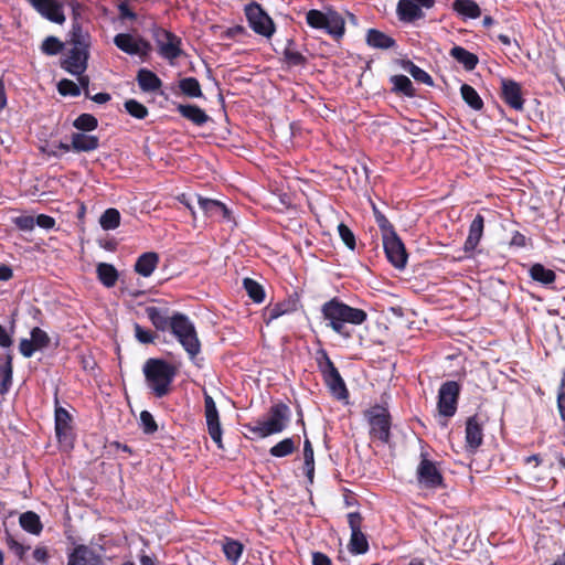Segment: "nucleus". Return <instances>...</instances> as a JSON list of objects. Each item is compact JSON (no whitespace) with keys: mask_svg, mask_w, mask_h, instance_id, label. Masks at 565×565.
Returning <instances> with one entry per match:
<instances>
[{"mask_svg":"<svg viewBox=\"0 0 565 565\" xmlns=\"http://www.w3.org/2000/svg\"><path fill=\"white\" fill-rule=\"evenodd\" d=\"M146 313L156 330L164 332L170 330L172 324V313L168 307H147Z\"/></svg>","mask_w":565,"mask_h":565,"instance_id":"nucleus-22","label":"nucleus"},{"mask_svg":"<svg viewBox=\"0 0 565 565\" xmlns=\"http://www.w3.org/2000/svg\"><path fill=\"white\" fill-rule=\"evenodd\" d=\"M338 233L344 245L349 249L354 250L356 247V239L354 233L350 230V227L344 223H340L338 225Z\"/></svg>","mask_w":565,"mask_h":565,"instance_id":"nucleus-53","label":"nucleus"},{"mask_svg":"<svg viewBox=\"0 0 565 565\" xmlns=\"http://www.w3.org/2000/svg\"><path fill=\"white\" fill-rule=\"evenodd\" d=\"M243 551L244 545L237 540L227 537L223 544V553L226 559L233 565L238 563Z\"/></svg>","mask_w":565,"mask_h":565,"instance_id":"nucleus-40","label":"nucleus"},{"mask_svg":"<svg viewBox=\"0 0 565 565\" xmlns=\"http://www.w3.org/2000/svg\"><path fill=\"white\" fill-rule=\"evenodd\" d=\"M349 551L354 555L365 554L369 551V542L363 532L351 533Z\"/></svg>","mask_w":565,"mask_h":565,"instance_id":"nucleus-45","label":"nucleus"},{"mask_svg":"<svg viewBox=\"0 0 565 565\" xmlns=\"http://www.w3.org/2000/svg\"><path fill=\"white\" fill-rule=\"evenodd\" d=\"M139 88L145 93H154L162 86V81L152 71L148 68H140L136 76Z\"/></svg>","mask_w":565,"mask_h":565,"instance_id":"nucleus-24","label":"nucleus"},{"mask_svg":"<svg viewBox=\"0 0 565 565\" xmlns=\"http://www.w3.org/2000/svg\"><path fill=\"white\" fill-rule=\"evenodd\" d=\"M139 426L146 435H153L158 430L157 422L149 411H142L140 413Z\"/></svg>","mask_w":565,"mask_h":565,"instance_id":"nucleus-51","label":"nucleus"},{"mask_svg":"<svg viewBox=\"0 0 565 565\" xmlns=\"http://www.w3.org/2000/svg\"><path fill=\"white\" fill-rule=\"evenodd\" d=\"M317 364L318 370L322 375L326 386L329 388L332 395L338 399H344L349 396V391L342 379L339 370L330 359L327 350L320 349L317 351Z\"/></svg>","mask_w":565,"mask_h":565,"instance_id":"nucleus-5","label":"nucleus"},{"mask_svg":"<svg viewBox=\"0 0 565 565\" xmlns=\"http://www.w3.org/2000/svg\"><path fill=\"white\" fill-rule=\"evenodd\" d=\"M102 557L86 545H77L68 555L67 565H102Z\"/></svg>","mask_w":565,"mask_h":565,"instance_id":"nucleus-21","label":"nucleus"},{"mask_svg":"<svg viewBox=\"0 0 565 565\" xmlns=\"http://www.w3.org/2000/svg\"><path fill=\"white\" fill-rule=\"evenodd\" d=\"M15 226L21 231H32L35 225V218L30 215H22L14 218Z\"/></svg>","mask_w":565,"mask_h":565,"instance_id":"nucleus-59","label":"nucleus"},{"mask_svg":"<svg viewBox=\"0 0 565 565\" xmlns=\"http://www.w3.org/2000/svg\"><path fill=\"white\" fill-rule=\"evenodd\" d=\"M363 518L359 512H351L348 514V523L351 529V533L362 532Z\"/></svg>","mask_w":565,"mask_h":565,"instance_id":"nucleus-60","label":"nucleus"},{"mask_svg":"<svg viewBox=\"0 0 565 565\" xmlns=\"http://www.w3.org/2000/svg\"><path fill=\"white\" fill-rule=\"evenodd\" d=\"M484 217L481 214H477L469 226V233L463 244V250L471 253L476 249L480 239L483 235Z\"/></svg>","mask_w":565,"mask_h":565,"instance_id":"nucleus-23","label":"nucleus"},{"mask_svg":"<svg viewBox=\"0 0 565 565\" xmlns=\"http://www.w3.org/2000/svg\"><path fill=\"white\" fill-rule=\"evenodd\" d=\"M180 92L189 98H202L201 84L195 77H184L178 83Z\"/></svg>","mask_w":565,"mask_h":565,"instance_id":"nucleus-36","label":"nucleus"},{"mask_svg":"<svg viewBox=\"0 0 565 565\" xmlns=\"http://www.w3.org/2000/svg\"><path fill=\"white\" fill-rule=\"evenodd\" d=\"M557 406L561 418L565 422V370L563 371L561 384L558 387Z\"/></svg>","mask_w":565,"mask_h":565,"instance_id":"nucleus-58","label":"nucleus"},{"mask_svg":"<svg viewBox=\"0 0 565 565\" xmlns=\"http://www.w3.org/2000/svg\"><path fill=\"white\" fill-rule=\"evenodd\" d=\"M204 415L206 420L207 433L211 439L216 444L218 449H224L222 441V426L216 404L211 395L204 394Z\"/></svg>","mask_w":565,"mask_h":565,"instance_id":"nucleus-12","label":"nucleus"},{"mask_svg":"<svg viewBox=\"0 0 565 565\" xmlns=\"http://www.w3.org/2000/svg\"><path fill=\"white\" fill-rule=\"evenodd\" d=\"M390 82L393 84L391 92L396 95H402L408 98H413L416 96V89L412 83V81L403 74L393 75L390 78Z\"/></svg>","mask_w":565,"mask_h":565,"instance_id":"nucleus-30","label":"nucleus"},{"mask_svg":"<svg viewBox=\"0 0 565 565\" xmlns=\"http://www.w3.org/2000/svg\"><path fill=\"white\" fill-rule=\"evenodd\" d=\"M530 277L543 285L553 284L556 279V274L554 270L546 268L542 264H534L530 268Z\"/></svg>","mask_w":565,"mask_h":565,"instance_id":"nucleus-38","label":"nucleus"},{"mask_svg":"<svg viewBox=\"0 0 565 565\" xmlns=\"http://www.w3.org/2000/svg\"><path fill=\"white\" fill-rule=\"evenodd\" d=\"M151 35L158 46L159 54L167 60H175L183 54L182 40L177 34L161 26L153 25Z\"/></svg>","mask_w":565,"mask_h":565,"instance_id":"nucleus-6","label":"nucleus"},{"mask_svg":"<svg viewBox=\"0 0 565 565\" xmlns=\"http://www.w3.org/2000/svg\"><path fill=\"white\" fill-rule=\"evenodd\" d=\"M383 247L387 260L396 269H404L407 264L408 254L405 245L397 234L385 237L383 239Z\"/></svg>","mask_w":565,"mask_h":565,"instance_id":"nucleus-14","label":"nucleus"},{"mask_svg":"<svg viewBox=\"0 0 565 565\" xmlns=\"http://www.w3.org/2000/svg\"><path fill=\"white\" fill-rule=\"evenodd\" d=\"M460 390L461 387L456 381H447L440 385L437 402L440 415L451 417L456 414Z\"/></svg>","mask_w":565,"mask_h":565,"instance_id":"nucleus-10","label":"nucleus"},{"mask_svg":"<svg viewBox=\"0 0 565 565\" xmlns=\"http://www.w3.org/2000/svg\"><path fill=\"white\" fill-rule=\"evenodd\" d=\"M98 280L107 288H111L118 280V271L114 265L108 263H99L96 267Z\"/></svg>","mask_w":565,"mask_h":565,"instance_id":"nucleus-34","label":"nucleus"},{"mask_svg":"<svg viewBox=\"0 0 565 565\" xmlns=\"http://www.w3.org/2000/svg\"><path fill=\"white\" fill-rule=\"evenodd\" d=\"M243 287L245 291L247 292L248 297L255 302V303H262L265 300V289L264 287L253 278H244L243 280Z\"/></svg>","mask_w":565,"mask_h":565,"instance_id":"nucleus-41","label":"nucleus"},{"mask_svg":"<svg viewBox=\"0 0 565 565\" xmlns=\"http://www.w3.org/2000/svg\"><path fill=\"white\" fill-rule=\"evenodd\" d=\"M73 126L83 132L93 131L98 127V120L94 115L84 113L73 121Z\"/></svg>","mask_w":565,"mask_h":565,"instance_id":"nucleus-46","label":"nucleus"},{"mask_svg":"<svg viewBox=\"0 0 565 565\" xmlns=\"http://www.w3.org/2000/svg\"><path fill=\"white\" fill-rule=\"evenodd\" d=\"M120 218L119 211L115 207H109L100 215L99 224L105 231L116 230L120 225Z\"/></svg>","mask_w":565,"mask_h":565,"instance_id":"nucleus-43","label":"nucleus"},{"mask_svg":"<svg viewBox=\"0 0 565 565\" xmlns=\"http://www.w3.org/2000/svg\"><path fill=\"white\" fill-rule=\"evenodd\" d=\"M19 350L24 358H31L38 348L32 339H22L19 344Z\"/></svg>","mask_w":565,"mask_h":565,"instance_id":"nucleus-61","label":"nucleus"},{"mask_svg":"<svg viewBox=\"0 0 565 565\" xmlns=\"http://www.w3.org/2000/svg\"><path fill=\"white\" fill-rule=\"evenodd\" d=\"M159 263V255L154 252L141 254L135 263V271L143 277H149Z\"/></svg>","mask_w":565,"mask_h":565,"instance_id":"nucleus-28","label":"nucleus"},{"mask_svg":"<svg viewBox=\"0 0 565 565\" xmlns=\"http://www.w3.org/2000/svg\"><path fill=\"white\" fill-rule=\"evenodd\" d=\"M327 17L328 13H323L320 10L312 9L307 12L306 21L309 26L320 30L324 29V26L327 25Z\"/></svg>","mask_w":565,"mask_h":565,"instance_id":"nucleus-50","label":"nucleus"},{"mask_svg":"<svg viewBox=\"0 0 565 565\" xmlns=\"http://www.w3.org/2000/svg\"><path fill=\"white\" fill-rule=\"evenodd\" d=\"M30 4L45 19L62 24L65 21L63 4L58 0H28Z\"/></svg>","mask_w":565,"mask_h":565,"instance_id":"nucleus-18","label":"nucleus"},{"mask_svg":"<svg viewBox=\"0 0 565 565\" xmlns=\"http://www.w3.org/2000/svg\"><path fill=\"white\" fill-rule=\"evenodd\" d=\"M35 224L41 228L51 230L55 226V218L46 214H40L35 217Z\"/></svg>","mask_w":565,"mask_h":565,"instance_id":"nucleus-62","label":"nucleus"},{"mask_svg":"<svg viewBox=\"0 0 565 565\" xmlns=\"http://www.w3.org/2000/svg\"><path fill=\"white\" fill-rule=\"evenodd\" d=\"M321 315L327 321V327L344 339L352 337L345 324L361 326L369 317L365 310L351 307L338 297L321 306Z\"/></svg>","mask_w":565,"mask_h":565,"instance_id":"nucleus-1","label":"nucleus"},{"mask_svg":"<svg viewBox=\"0 0 565 565\" xmlns=\"http://www.w3.org/2000/svg\"><path fill=\"white\" fill-rule=\"evenodd\" d=\"M198 203L200 207L203 210L205 215L213 217L221 215L224 220H230L231 212L226 207L224 203L217 200L203 198L201 195L198 196Z\"/></svg>","mask_w":565,"mask_h":565,"instance_id":"nucleus-27","label":"nucleus"},{"mask_svg":"<svg viewBox=\"0 0 565 565\" xmlns=\"http://www.w3.org/2000/svg\"><path fill=\"white\" fill-rule=\"evenodd\" d=\"M71 34V42L74 46L85 47L86 50L88 49V35L83 32L79 24L73 25Z\"/></svg>","mask_w":565,"mask_h":565,"instance_id":"nucleus-56","label":"nucleus"},{"mask_svg":"<svg viewBox=\"0 0 565 565\" xmlns=\"http://www.w3.org/2000/svg\"><path fill=\"white\" fill-rule=\"evenodd\" d=\"M373 210L376 224L381 230L382 239L394 234H397L393 224L387 220V217L384 214H382L375 206L373 207Z\"/></svg>","mask_w":565,"mask_h":565,"instance_id":"nucleus-49","label":"nucleus"},{"mask_svg":"<svg viewBox=\"0 0 565 565\" xmlns=\"http://www.w3.org/2000/svg\"><path fill=\"white\" fill-rule=\"evenodd\" d=\"M365 415L370 424V435L373 438L387 444L391 439V415L386 407L375 405L371 407Z\"/></svg>","mask_w":565,"mask_h":565,"instance_id":"nucleus-8","label":"nucleus"},{"mask_svg":"<svg viewBox=\"0 0 565 565\" xmlns=\"http://www.w3.org/2000/svg\"><path fill=\"white\" fill-rule=\"evenodd\" d=\"M142 372L147 386L157 398L171 393L172 383L178 374L175 365L163 359L149 358L142 366Z\"/></svg>","mask_w":565,"mask_h":565,"instance_id":"nucleus-2","label":"nucleus"},{"mask_svg":"<svg viewBox=\"0 0 565 565\" xmlns=\"http://www.w3.org/2000/svg\"><path fill=\"white\" fill-rule=\"evenodd\" d=\"M71 139L74 152H89L99 148V138L97 136L73 132Z\"/></svg>","mask_w":565,"mask_h":565,"instance_id":"nucleus-25","label":"nucleus"},{"mask_svg":"<svg viewBox=\"0 0 565 565\" xmlns=\"http://www.w3.org/2000/svg\"><path fill=\"white\" fill-rule=\"evenodd\" d=\"M57 90L62 96H79V86L71 79L63 78L57 84Z\"/></svg>","mask_w":565,"mask_h":565,"instance_id":"nucleus-54","label":"nucleus"},{"mask_svg":"<svg viewBox=\"0 0 565 565\" xmlns=\"http://www.w3.org/2000/svg\"><path fill=\"white\" fill-rule=\"evenodd\" d=\"M135 337L143 344L153 343L156 335L151 330L143 329L140 324H135Z\"/></svg>","mask_w":565,"mask_h":565,"instance_id":"nucleus-57","label":"nucleus"},{"mask_svg":"<svg viewBox=\"0 0 565 565\" xmlns=\"http://www.w3.org/2000/svg\"><path fill=\"white\" fill-rule=\"evenodd\" d=\"M126 111L136 119H145L149 110L148 108L136 99H127L124 104Z\"/></svg>","mask_w":565,"mask_h":565,"instance_id":"nucleus-48","label":"nucleus"},{"mask_svg":"<svg viewBox=\"0 0 565 565\" xmlns=\"http://www.w3.org/2000/svg\"><path fill=\"white\" fill-rule=\"evenodd\" d=\"M88 50L73 46L61 61V67L72 75H81L87 68Z\"/></svg>","mask_w":565,"mask_h":565,"instance_id":"nucleus-17","label":"nucleus"},{"mask_svg":"<svg viewBox=\"0 0 565 565\" xmlns=\"http://www.w3.org/2000/svg\"><path fill=\"white\" fill-rule=\"evenodd\" d=\"M118 11H119V18L121 20H136L137 19V14L130 9V7L125 3V2H121L119 6H118Z\"/></svg>","mask_w":565,"mask_h":565,"instance_id":"nucleus-64","label":"nucleus"},{"mask_svg":"<svg viewBox=\"0 0 565 565\" xmlns=\"http://www.w3.org/2000/svg\"><path fill=\"white\" fill-rule=\"evenodd\" d=\"M501 99L512 109L522 111L525 99L523 98L521 85L511 78H501Z\"/></svg>","mask_w":565,"mask_h":565,"instance_id":"nucleus-16","label":"nucleus"},{"mask_svg":"<svg viewBox=\"0 0 565 565\" xmlns=\"http://www.w3.org/2000/svg\"><path fill=\"white\" fill-rule=\"evenodd\" d=\"M323 30H326L328 34L334 36L335 39L342 38L345 32L344 19L340 13L335 11L328 12L327 25Z\"/></svg>","mask_w":565,"mask_h":565,"instance_id":"nucleus-35","label":"nucleus"},{"mask_svg":"<svg viewBox=\"0 0 565 565\" xmlns=\"http://www.w3.org/2000/svg\"><path fill=\"white\" fill-rule=\"evenodd\" d=\"M449 54L452 58L460 63L466 71H473L479 63V57L475 53H471L459 45H455L450 50Z\"/></svg>","mask_w":565,"mask_h":565,"instance_id":"nucleus-31","label":"nucleus"},{"mask_svg":"<svg viewBox=\"0 0 565 565\" xmlns=\"http://www.w3.org/2000/svg\"><path fill=\"white\" fill-rule=\"evenodd\" d=\"M460 94L465 103L473 110L480 111L484 104L478 92L469 84H462Z\"/></svg>","mask_w":565,"mask_h":565,"instance_id":"nucleus-37","label":"nucleus"},{"mask_svg":"<svg viewBox=\"0 0 565 565\" xmlns=\"http://www.w3.org/2000/svg\"><path fill=\"white\" fill-rule=\"evenodd\" d=\"M114 44L129 55H138L146 58L151 52V44L143 38L135 39L129 33H118L114 38Z\"/></svg>","mask_w":565,"mask_h":565,"instance_id":"nucleus-13","label":"nucleus"},{"mask_svg":"<svg viewBox=\"0 0 565 565\" xmlns=\"http://www.w3.org/2000/svg\"><path fill=\"white\" fill-rule=\"evenodd\" d=\"M300 298L298 294L289 295L286 299L266 307L264 318L265 322L269 324L273 320L278 319L284 315H289L298 310Z\"/></svg>","mask_w":565,"mask_h":565,"instance_id":"nucleus-19","label":"nucleus"},{"mask_svg":"<svg viewBox=\"0 0 565 565\" xmlns=\"http://www.w3.org/2000/svg\"><path fill=\"white\" fill-rule=\"evenodd\" d=\"M483 443V423L478 415L466 420V448L476 451Z\"/></svg>","mask_w":565,"mask_h":565,"instance_id":"nucleus-20","label":"nucleus"},{"mask_svg":"<svg viewBox=\"0 0 565 565\" xmlns=\"http://www.w3.org/2000/svg\"><path fill=\"white\" fill-rule=\"evenodd\" d=\"M63 47V42H61L57 38L52 35L47 36L41 45L42 52L46 55H56L60 52H62Z\"/></svg>","mask_w":565,"mask_h":565,"instance_id":"nucleus-52","label":"nucleus"},{"mask_svg":"<svg viewBox=\"0 0 565 565\" xmlns=\"http://www.w3.org/2000/svg\"><path fill=\"white\" fill-rule=\"evenodd\" d=\"M366 43L369 46L380 50L393 49L396 41L377 29H369L366 32Z\"/></svg>","mask_w":565,"mask_h":565,"instance_id":"nucleus-29","label":"nucleus"},{"mask_svg":"<svg viewBox=\"0 0 565 565\" xmlns=\"http://www.w3.org/2000/svg\"><path fill=\"white\" fill-rule=\"evenodd\" d=\"M245 15L249 28L257 34L271 38L275 33V23L260 4L253 2L245 7Z\"/></svg>","mask_w":565,"mask_h":565,"instance_id":"nucleus-9","label":"nucleus"},{"mask_svg":"<svg viewBox=\"0 0 565 565\" xmlns=\"http://www.w3.org/2000/svg\"><path fill=\"white\" fill-rule=\"evenodd\" d=\"M403 68L408 72L412 77L419 83L426 84L428 86L434 85L433 77L423 68L414 64L412 61L407 60L403 62Z\"/></svg>","mask_w":565,"mask_h":565,"instance_id":"nucleus-42","label":"nucleus"},{"mask_svg":"<svg viewBox=\"0 0 565 565\" xmlns=\"http://www.w3.org/2000/svg\"><path fill=\"white\" fill-rule=\"evenodd\" d=\"M177 111L185 119L196 126H203L209 120V115L199 106L192 104H179Z\"/></svg>","mask_w":565,"mask_h":565,"instance_id":"nucleus-26","label":"nucleus"},{"mask_svg":"<svg viewBox=\"0 0 565 565\" xmlns=\"http://www.w3.org/2000/svg\"><path fill=\"white\" fill-rule=\"evenodd\" d=\"M294 41H288V45L284 50V58L288 66H305L307 63V57L302 55L299 51L294 49Z\"/></svg>","mask_w":565,"mask_h":565,"instance_id":"nucleus-44","label":"nucleus"},{"mask_svg":"<svg viewBox=\"0 0 565 565\" xmlns=\"http://www.w3.org/2000/svg\"><path fill=\"white\" fill-rule=\"evenodd\" d=\"M417 482L425 489L445 488L444 477L436 462L428 458V452L422 447L420 461L416 469Z\"/></svg>","mask_w":565,"mask_h":565,"instance_id":"nucleus-7","label":"nucleus"},{"mask_svg":"<svg viewBox=\"0 0 565 565\" xmlns=\"http://www.w3.org/2000/svg\"><path fill=\"white\" fill-rule=\"evenodd\" d=\"M20 526L33 535H40L43 524L40 516L33 511L23 512L19 518Z\"/></svg>","mask_w":565,"mask_h":565,"instance_id":"nucleus-33","label":"nucleus"},{"mask_svg":"<svg viewBox=\"0 0 565 565\" xmlns=\"http://www.w3.org/2000/svg\"><path fill=\"white\" fill-rule=\"evenodd\" d=\"M54 425L57 441L65 446H72L74 441L73 416L58 405L57 395L55 396Z\"/></svg>","mask_w":565,"mask_h":565,"instance_id":"nucleus-11","label":"nucleus"},{"mask_svg":"<svg viewBox=\"0 0 565 565\" xmlns=\"http://www.w3.org/2000/svg\"><path fill=\"white\" fill-rule=\"evenodd\" d=\"M170 331L189 354L190 359H194L201 352V341L195 326L186 315L179 311L172 312Z\"/></svg>","mask_w":565,"mask_h":565,"instance_id":"nucleus-4","label":"nucleus"},{"mask_svg":"<svg viewBox=\"0 0 565 565\" xmlns=\"http://www.w3.org/2000/svg\"><path fill=\"white\" fill-rule=\"evenodd\" d=\"M31 339L35 347L38 348V350L45 349L50 344V337L44 330H42L39 327H35L31 330Z\"/></svg>","mask_w":565,"mask_h":565,"instance_id":"nucleus-55","label":"nucleus"},{"mask_svg":"<svg viewBox=\"0 0 565 565\" xmlns=\"http://www.w3.org/2000/svg\"><path fill=\"white\" fill-rule=\"evenodd\" d=\"M4 542L8 546V548L20 559L23 561L25 553L28 550H30V546H25L19 541L15 540V537L9 532V530L6 529V536Z\"/></svg>","mask_w":565,"mask_h":565,"instance_id":"nucleus-47","label":"nucleus"},{"mask_svg":"<svg viewBox=\"0 0 565 565\" xmlns=\"http://www.w3.org/2000/svg\"><path fill=\"white\" fill-rule=\"evenodd\" d=\"M435 0H399L396 12L398 19L403 22H414L424 18L422 8L431 9Z\"/></svg>","mask_w":565,"mask_h":565,"instance_id":"nucleus-15","label":"nucleus"},{"mask_svg":"<svg viewBox=\"0 0 565 565\" xmlns=\"http://www.w3.org/2000/svg\"><path fill=\"white\" fill-rule=\"evenodd\" d=\"M297 448L298 443H296L295 437H288L274 445L269 449V454L273 457L282 458L294 454Z\"/></svg>","mask_w":565,"mask_h":565,"instance_id":"nucleus-39","label":"nucleus"},{"mask_svg":"<svg viewBox=\"0 0 565 565\" xmlns=\"http://www.w3.org/2000/svg\"><path fill=\"white\" fill-rule=\"evenodd\" d=\"M290 418V407L284 402H277L269 407L267 418L245 424V428L258 438H266L284 431Z\"/></svg>","mask_w":565,"mask_h":565,"instance_id":"nucleus-3","label":"nucleus"},{"mask_svg":"<svg viewBox=\"0 0 565 565\" xmlns=\"http://www.w3.org/2000/svg\"><path fill=\"white\" fill-rule=\"evenodd\" d=\"M451 8L463 18L477 19L481 15V9L475 0H455Z\"/></svg>","mask_w":565,"mask_h":565,"instance_id":"nucleus-32","label":"nucleus"},{"mask_svg":"<svg viewBox=\"0 0 565 565\" xmlns=\"http://www.w3.org/2000/svg\"><path fill=\"white\" fill-rule=\"evenodd\" d=\"M33 558L40 564H46L50 558L47 547L36 546L33 551Z\"/></svg>","mask_w":565,"mask_h":565,"instance_id":"nucleus-63","label":"nucleus"}]
</instances>
